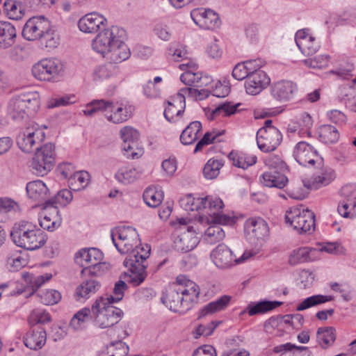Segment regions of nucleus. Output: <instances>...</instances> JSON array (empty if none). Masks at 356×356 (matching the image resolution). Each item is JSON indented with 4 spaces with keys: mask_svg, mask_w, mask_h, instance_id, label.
<instances>
[{
    "mask_svg": "<svg viewBox=\"0 0 356 356\" xmlns=\"http://www.w3.org/2000/svg\"><path fill=\"white\" fill-rule=\"evenodd\" d=\"M261 184L267 187L283 188L288 182V178L278 170H269L264 172L260 179Z\"/></svg>",
    "mask_w": 356,
    "mask_h": 356,
    "instance_id": "obj_30",
    "label": "nucleus"
},
{
    "mask_svg": "<svg viewBox=\"0 0 356 356\" xmlns=\"http://www.w3.org/2000/svg\"><path fill=\"white\" fill-rule=\"evenodd\" d=\"M10 238L18 247L26 250H38L47 242V234L31 222L21 220L14 224Z\"/></svg>",
    "mask_w": 356,
    "mask_h": 356,
    "instance_id": "obj_2",
    "label": "nucleus"
},
{
    "mask_svg": "<svg viewBox=\"0 0 356 356\" xmlns=\"http://www.w3.org/2000/svg\"><path fill=\"white\" fill-rule=\"evenodd\" d=\"M245 229L249 235L258 240H264L268 236L269 232L267 223L260 218L248 220Z\"/></svg>",
    "mask_w": 356,
    "mask_h": 356,
    "instance_id": "obj_23",
    "label": "nucleus"
},
{
    "mask_svg": "<svg viewBox=\"0 0 356 356\" xmlns=\"http://www.w3.org/2000/svg\"><path fill=\"white\" fill-rule=\"evenodd\" d=\"M3 7L10 19L19 20L24 15V7L21 2L14 0H6Z\"/></svg>",
    "mask_w": 356,
    "mask_h": 356,
    "instance_id": "obj_44",
    "label": "nucleus"
},
{
    "mask_svg": "<svg viewBox=\"0 0 356 356\" xmlns=\"http://www.w3.org/2000/svg\"><path fill=\"white\" fill-rule=\"evenodd\" d=\"M282 140V135L277 128H270L266 131H258L257 143L258 147L264 152L276 149Z\"/></svg>",
    "mask_w": 356,
    "mask_h": 356,
    "instance_id": "obj_15",
    "label": "nucleus"
},
{
    "mask_svg": "<svg viewBox=\"0 0 356 356\" xmlns=\"http://www.w3.org/2000/svg\"><path fill=\"white\" fill-rule=\"evenodd\" d=\"M138 177V174L134 168H122L115 174V178L124 184L131 183Z\"/></svg>",
    "mask_w": 356,
    "mask_h": 356,
    "instance_id": "obj_55",
    "label": "nucleus"
},
{
    "mask_svg": "<svg viewBox=\"0 0 356 356\" xmlns=\"http://www.w3.org/2000/svg\"><path fill=\"white\" fill-rule=\"evenodd\" d=\"M307 347L296 346L290 343L274 348L275 353H282L280 356H306Z\"/></svg>",
    "mask_w": 356,
    "mask_h": 356,
    "instance_id": "obj_42",
    "label": "nucleus"
},
{
    "mask_svg": "<svg viewBox=\"0 0 356 356\" xmlns=\"http://www.w3.org/2000/svg\"><path fill=\"white\" fill-rule=\"evenodd\" d=\"M336 337V330L333 327H319L316 332L317 343L325 350L334 343Z\"/></svg>",
    "mask_w": 356,
    "mask_h": 356,
    "instance_id": "obj_33",
    "label": "nucleus"
},
{
    "mask_svg": "<svg viewBox=\"0 0 356 356\" xmlns=\"http://www.w3.org/2000/svg\"><path fill=\"white\" fill-rule=\"evenodd\" d=\"M49 21L43 16L33 17L24 24L22 36L29 41L40 40L47 29H49Z\"/></svg>",
    "mask_w": 356,
    "mask_h": 356,
    "instance_id": "obj_14",
    "label": "nucleus"
},
{
    "mask_svg": "<svg viewBox=\"0 0 356 356\" xmlns=\"http://www.w3.org/2000/svg\"><path fill=\"white\" fill-rule=\"evenodd\" d=\"M197 201L201 206V209H207V213L209 216L208 222L229 224L233 221L229 216L220 213L224 206L220 199L207 196L204 198H197Z\"/></svg>",
    "mask_w": 356,
    "mask_h": 356,
    "instance_id": "obj_10",
    "label": "nucleus"
},
{
    "mask_svg": "<svg viewBox=\"0 0 356 356\" xmlns=\"http://www.w3.org/2000/svg\"><path fill=\"white\" fill-rule=\"evenodd\" d=\"M19 211L20 208L17 202L8 197H0V213Z\"/></svg>",
    "mask_w": 356,
    "mask_h": 356,
    "instance_id": "obj_60",
    "label": "nucleus"
},
{
    "mask_svg": "<svg viewBox=\"0 0 356 356\" xmlns=\"http://www.w3.org/2000/svg\"><path fill=\"white\" fill-rule=\"evenodd\" d=\"M222 164L220 161L214 159H209L205 164L203 169V174L205 178L213 179L219 175Z\"/></svg>",
    "mask_w": 356,
    "mask_h": 356,
    "instance_id": "obj_52",
    "label": "nucleus"
},
{
    "mask_svg": "<svg viewBox=\"0 0 356 356\" xmlns=\"http://www.w3.org/2000/svg\"><path fill=\"white\" fill-rule=\"evenodd\" d=\"M241 104L232 105L230 103H224L220 104L215 110L212 112L213 117L218 116L220 114H223V116H229L236 113L237 108Z\"/></svg>",
    "mask_w": 356,
    "mask_h": 356,
    "instance_id": "obj_58",
    "label": "nucleus"
},
{
    "mask_svg": "<svg viewBox=\"0 0 356 356\" xmlns=\"http://www.w3.org/2000/svg\"><path fill=\"white\" fill-rule=\"evenodd\" d=\"M45 138L44 131L38 124L31 122L23 129L17 137V144L24 152L29 153L34 146H38Z\"/></svg>",
    "mask_w": 356,
    "mask_h": 356,
    "instance_id": "obj_9",
    "label": "nucleus"
},
{
    "mask_svg": "<svg viewBox=\"0 0 356 356\" xmlns=\"http://www.w3.org/2000/svg\"><path fill=\"white\" fill-rule=\"evenodd\" d=\"M49 313L40 309L33 310L29 317V323L31 326L38 324H45L51 321Z\"/></svg>",
    "mask_w": 356,
    "mask_h": 356,
    "instance_id": "obj_56",
    "label": "nucleus"
},
{
    "mask_svg": "<svg viewBox=\"0 0 356 356\" xmlns=\"http://www.w3.org/2000/svg\"><path fill=\"white\" fill-rule=\"evenodd\" d=\"M285 221L300 234L310 233L315 229L314 213L308 209H291L285 215Z\"/></svg>",
    "mask_w": 356,
    "mask_h": 356,
    "instance_id": "obj_7",
    "label": "nucleus"
},
{
    "mask_svg": "<svg viewBox=\"0 0 356 356\" xmlns=\"http://www.w3.org/2000/svg\"><path fill=\"white\" fill-rule=\"evenodd\" d=\"M202 130V124L199 121L191 122L183 130L180 136V141L183 145H191L195 143L198 138V134Z\"/></svg>",
    "mask_w": 356,
    "mask_h": 356,
    "instance_id": "obj_34",
    "label": "nucleus"
},
{
    "mask_svg": "<svg viewBox=\"0 0 356 356\" xmlns=\"http://www.w3.org/2000/svg\"><path fill=\"white\" fill-rule=\"evenodd\" d=\"M112 241L121 254H129L139 245L140 238L136 230L129 226H123L111 231Z\"/></svg>",
    "mask_w": 356,
    "mask_h": 356,
    "instance_id": "obj_6",
    "label": "nucleus"
},
{
    "mask_svg": "<svg viewBox=\"0 0 356 356\" xmlns=\"http://www.w3.org/2000/svg\"><path fill=\"white\" fill-rule=\"evenodd\" d=\"M91 312L89 308L85 307L76 312L70 323V326L74 330L82 329L84 324L91 319Z\"/></svg>",
    "mask_w": 356,
    "mask_h": 356,
    "instance_id": "obj_45",
    "label": "nucleus"
},
{
    "mask_svg": "<svg viewBox=\"0 0 356 356\" xmlns=\"http://www.w3.org/2000/svg\"><path fill=\"white\" fill-rule=\"evenodd\" d=\"M42 44H44L47 48L54 49L56 48L59 44V37L58 34L51 29V25H49V29H47L45 33H43L42 37L40 39Z\"/></svg>",
    "mask_w": 356,
    "mask_h": 356,
    "instance_id": "obj_54",
    "label": "nucleus"
},
{
    "mask_svg": "<svg viewBox=\"0 0 356 356\" xmlns=\"http://www.w3.org/2000/svg\"><path fill=\"white\" fill-rule=\"evenodd\" d=\"M143 200L145 202L151 207H156L162 202L163 193L153 188H147L143 193Z\"/></svg>",
    "mask_w": 356,
    "mask_h": 356,
    "instance_id": "obj_51",
    "label": "nucleus"
},
{
    "mask_svg": "<svg viewBox=\"0 0 356 356\" xmlns=\"http://www.w3.org/2000/svg\"><path fill=\"white\" fill-rule=\"evenodd\" d=\"M125 31L118 26H111L99 32L92 41V48L112 65L127 60L131 55L124 39Z\"/></svg>",
    "mask_w": 356,
    "mask_h": 356,
    "instance_id": "obj_1",
    "label": "nucleus"
},
{
    "mask_svg": "<svg viewBox=\"0 0 356 356\" xmlns=\"http://www.w3.org/2000/svg\"><path fill=\"white\" fill-rule=\"evenodd\" d=\"M108 299L100 297L92 306V312L95 323L102 329L111 327L117 324L121 319L123 312L122 309L114 307Z\"/></svg>",
    "mask_w": 356,
    "mask_h": 356,
    "instance_id": "obj_5",
    "label": "nucleus"
},
{
    "mask_svg": "<svg viewBox=\"0 0 356 356\" xmlns=\"http://www.w3.org/2000/svg\"><path fill=\"white\" fill-rule=\"evenodd\" d=\"M295 90L291 81H281L276 82L271 88V95L278 101H286L291 98Z\"/></svg>",
    "mask_w": 356,
    "mask_h": 356,
    "instance_id": "obj_29",
    "label": "nucleus"
},
{
    "mask_svg": "<svg viewBox=\"0 0 356 356\" xmlns=\"http://www.w3.org/2000/svg\"><path fill=\"white\" fill-rule=\"evenodd\" d=\"M265 163L270 168V170H278L284 168L285 163L278 156H269L265 159Z\"/></svg>",
    "mask_w": 356,
    "mask_h": 356,
    "instance_id": "obj_63",
    "label": "nucleus"
},
{
    "mask_svg": "<svg viewBox=\"0 0 356 356\" xmlns=\"http://www.w3.org/2000/svg\"><path fill=\"white\" fill-rule=\"evenodd\" d=\"M62 70L61 64L55 59H44L35 64L31 70L33 76L40 81H49Z\"/></svg>",
    "mask_w": 356,
    "mask_h": 356,
    "instance_id": "obj_11",
    "label": "nucleus"
},
{
    "mask_svg": "<svg viewBox=\"0 0 356 356\" xmlns=\"http://www.w3.org/2000/svg\"><path fill=\"white\" fill-rule=\"evenodd\" d=\"M211 257L214 264L221 268L231 266L234 262V255L232 250L224 244L218 245L212 251Z\"/></svg>",
    "mask_w": 356,
    "mask_h": 356,
    "instance_id": "obj_21",
    "label": "nucleus"
},
{
    "mask_svg": "<svg viewBox=\"0 0 356 356\" xmlns=\"http://www.w3.org/2000/svg\"><path fill=\"white\" fill-rule=\"evenodd\" d=\"M212 224L205 231L204 237L207 243L210 244H215L222 240L225 236V232L220 227L222 224L209 222Z\"/></svg>",
    "mask_w": 356,
    "mask_h": 356,
    "instance_id": "obj_39",
    "label": "nucleus"
},
{
    "mask_svg": "<svg viewBox=\"0 0 356 356\" xmlns=\"http://www.w3.org/2000/svg\"><path fill=\"white\" fill-rule=\"evenodd\" d=\"M106 19L97 13H90L81 17L78 23L80 31L85 33L97 31L100 25H103Z\"/></svg>",
    "mask_w": 356,
    "mask_h": 356,
    "instance_id": "obj_22",
    "label": "nucleus"
},
{
    "mask_svg": "<svg viewBox=\"0 0 356 356\" xmlns=\"http://www.w3.org/2000/svg\"><path fill=\"white\" fill-rule=\"evenodd\" d=\"M16 29L11 23L0 21V49H6L15 42Z\"/></svg>",
    "mask_w": 356,
    "mask_h": 356,
    "instance_id": "obj_24",
    "label": "nucleus"
},
{
    "mask_svg": "<svg viewBox=\"0 0 356 356\" xmlns=\"http://www.w3.org/2000/svg\"><path fill=\"white\" fill-rule=\"evenodd\" d=\"M316 251V249L309 247H303L293 250L290 257L289 262L291 264L295 265L298 263L309 261L312 259L313 252Z\"/></svg>",
    "mask_w": 356,
    "mask_h": 356,
    "instance_id": "obj_43",
    "label": "nucleus"
},
{
    "mask_svg": "<svg viewBox=\"0 0 356 356\" xmlns=\"http://www.w3.org/2000/svg\"><path fill=\"white\" fill-rule=\"evenodd\" d=\"M163 302L173 312H184V302L181 295L177 290L175 284L173 286L167 291L165 296L162 298Z\"/></svg>",
    "mask_w": 356,
    "mask_h": 356,
    "instance_id": "obj_25",
    "label": "nucleus"
},
{
    "mask_svg": "<svg viewBox=\"0 0 356 356\" xmlns=\"http://www.w3.org/2000/svg\"><path fill=\"white\" fill-rule=\"evenodd\" d=\"M191 15L196 24L204 29H213L220 24L218 15L211 9H195L192 10Z\"/></svg>",
    "mask_w": 356,
    "mask_h": 356,
    "instance_id": "obj_16",
    "label": "nucleus"
},
{
    "mask_svg": "<svg viewBox=\"0 0 356 356\" xmlns=\"http://www.w3.org/2000/svg\"><path fill=\"white\" fill-rule=\"evenodd\" d=\"M120 134L123 140L122 149L127 157H138V153L135 152V149L138 148L139 132L131 127H125L120 130Z\"/></svg>",
    "mask_w": 356,
    "mask_h": 356,
    "instance_id": "obj_17",
    "label": "nucleus"
},
{
    "mask_svg": "<svg viewBox=\"0 0 356 356\" xmlns=\"http://www.w3.org/2000/svg\"><path fill=\"white\" fill-rule=\"evenodd\" d=\"M118 70V67L107 63L104 65L97 67L93 72V77L95 80H104L108 79Z\"/></svg>",
    "mask_w": 356,
    "mask_h": 356,
    "instance_id": "obj_49",
    "label": "nucleus"
},
{
    "mask_svg": "<svg viewBox=\"0 0 356 356\" xmlns=\"http://www.w3.org/2000/svg\"><path fill=\"white\" fill-rule=\"evenodd\" d=\"M181 70H185L186 68H188L186 70L184 73H183L181 76V81L186 84V86H191L193 87H200V84L202 77L200 74L195 71L197 69V65L191 62L188 61L186 63H183L179 65Z\"/></svg>",
    "mask_w": 356,
    "mask_h": 356,
    "instance_id": "obj_26",
    "label": "nucleus"
},
{
    "mask_svg": "<svg viewBox=\"0 0 356 356\" xmlns=\"http://www.w3.org/2000/svg\"><path fill=\"white\" fill-rule=\"evenodd\" d=\"M251 65V61L237 64L232 71L233 77L238 81L245 78L247 79L249 75L252 72Z\"/></svg>",
    "mask_w": 356,
    "mask_h": 356,
    "instance_id": "obj_53",
    "label": "nucleus"
},
{
    "mask_svg": "<svg viewBox=\"0 0 356 356\" xmlns=\"http://www.w3.org/2000/svg\"><path fill=\"white\" fill-rule=\"evenodd\" d=\"M89 174L85 171L76 172L69 178L71 188L74 191H79L84 188L89 181Z\"/></svg>",
    "mask_w": 356,
    "mask_h": 356,
    "instance_id": "obj_48",
    "label": "nucleus"
},
{
    "mask_svg": "<svg viewBox=\"0 0 356 356\" xmlns=\"http://www.w3.org/2000/svg\"><path fill=\"white\" fill-rule=\"evenodd\" d=\"M38 296L40 298V301L42 304L46 305H52L56 304L61 298L60 293L56 290H47L42 293H38Z\"/></svg>",
    "mask_w": 356,
    "mask_h": 356,
    "instance_id": "obj_57",
    "label": "nucleus"
},
{
    "mask_svg": "<svg viewBox=\"0 0 356 356\" xmlns=\"http://www.w3.org/2000/svg\"><path fill=\"white\" fill-rule=\"evenodd\" d=\"M296 43L305 56H312L317 52L319 44L315 38L309 35L305 30H299L296 34Z\"/></svg>",
    "mask_w": 356,
    "mask_h": 356,
    "instance_id": "obj_20",
    "label": "nucleus"
},
{
    "mask_svg": "<svg viewBox=\"0 0 356 356\" xmlns=\"http://www.w3.org/2000/svg\"><path fill=\"white\" fill-rule=\"evenodd\" d=\"M335 177L334 171L328 167H321V172L314 176L311 183H304V186L309 189H318L328 185Z\"/></svg>",
    "mask_w": 356,
    "mask_h": 356,
    "instance_id": "obj_27",
    "label": "nucleus"
},
{
    "mask_svg": "<svg viewBox=\"0 0 356 356\" xmlns=\"http://www.w3.org/2000/svg\"><path fill=\"white\" fill-rule=\"evenodd\" d=\"M127 288V284L122 280H119L115 283L113 289L114 296L104 298V299H108L109 301H111V303L118 302L122 299L124 296V292Z\"/></svg>",
    "mask_w": 356,
    "mask_h": 356,
    "instance_id": "obj_59",
    "label": "nucleus"
},
{
    "mask_svg": "<svg viewBox=\"0 0 356 356\" xmlns=\"http://www.w3.org/2000/svg\"><path fill=\"white\" fill-rule=\"evenodd\" d=\"M40 225L44 229L53 231L54 229L59 227L60 223H58L56 219H52L51 217L45 214L41 219H40Z\"/></svg>",
    "mask_w": 356,
    "mask_h": 356,
    "instance_id": "obj_64",
    "label": "nucleus"
},
{
    "mask_svg": "<svg viewBox=\"0 0 356 356\" xmlns=\"http://www.w3.org/2000/svg\"><path fill=\"white\" fill-rule=\"evenodd\" d=\"M72 193L67 189H63L58 191L54 198L48 200L44 203L43 208L49 209L51 213H58V208L54 206L57 202L60 204L69 203L72 200Z\"/></svg>",
    "mask_w": 356,
    "mask_h": 356,
    "instance_id": "obj_35",
    "label": "nucleus"
},
{
    "mask_svg": "<svg viewBox=\"0 0 356 356\" xmlns=\"http://www.w3.org/2000/svg\"><path fill=\"white\" fill-rule=\"evenodd\" d=\"M150 248L146 245V248H137L130 252L124 261V265L131 272L129 275H124L129 278L128 282L133 286L140 285L146 278L147 273L146 271L147 265L145 264L146 259L149 257Z\"/></svg>",
    "mask_w": 356,
    "mask_h": 356,
    "instance_id": "obj_3",
    "label": "nucleus"
},
{
    "mask_svg": "<svg viewBox=\"0 0 356 356\" xmlns=\"http://www.w3.org/2000/svg\"><path fill=\"white\" fill-rule=\"evenodd\" d=\"M229 158L232 161L234 165L246 169L249 166L253 165L257 162V156L252 154H241L232 152L229 154Z\"/></svg>",
    "mask_w": 356,
    "mask_h": 356,
    "instance_id": "obj_38",
    "label": "nucleus"
},
{
    "mask_svg": "<svg viewBox=\"0 0 356 356\" xmlns=\"http://www.w3.org/2000/svg\"><path fill=\"white\" fill-rule=\"evenodd\" d=\"M270 83L267 74L261 70H254L245 81V88L246 92L252 95L259 94Z\"/></svg>",
    "mask_w": 356,
    "mask_h": 356,
    "instance_id": "obj_18",
    "label": "nucleus"
},
{
    "mask_svg": "<svg viewBox=\"0 0 356 356\" xmlns=\"http://www.w3.org/2000/svg\"><path fill=\"white\" fill-rule=\"evenodd\" d=\"M305 65L312 68H322L327 65L328 56L324 55L316 56L313 58L303 60Z\"/></svg>",
    "mask_w": 356,
    "mask_h": 356,
    "instance_id": "obj_61",
    "label": "nucleus"
},
{
    "mask_svg": "<svg viewBox=\"0 0 356 356\" xmlns=\"http://www.w3.org/2000/svg\"><path fill=\"white\" fill-rule=\"evenodd\" d=\"M282 305V302L280 301L264 300L248 305L246 309L248 310L250 316H254L271 311Z\"/></svg>",
    "mask_w": 356,
    "mask_h": 356,
    "instance_id": "obj_36",
    "label": "nucleus"
},
{
    "mask_svg": "<svg viewBox=\"0 0 356 356\" xmlns=\"http://www.w3.org/2000/svg\"><path fill=\"white\" fill-rule=\"evenodd\" d=\"M296 161L301 165H314L317 157V152L309 143L301 141L296 144L293 150Z\"/></svg>",
    "mask_w": 356,
    "mask_h": 356,
    "instance_id": "obj_19",
    "label": "nucleus"
},
{
    "mask_svg": "<svg viewBox=\"0 0 356 356\" xmlns=\"http://www.w3.org/2000/svg\"><path fill=\"white\" fill-rule=\"evenodd\" d=\"M74 102L75 97L74 95H65L51 99L49 102V107L54 108L61 106H67Z\"/></svg>",
    "mask_w": 356,
    "mask_h": 356,
    "instance_id": "obj_62",
    "label": "nucleus"
},
{
    "mask_svg": "<svg viewBox=\"0 0 356 356\" xmlns=\"http://www.w3.org/2000/svg\"><path fill=\"white\" fill-rule=\"evenodd\" d=\"M102 252L97 248H84L79 250L75 255V261L83 269L82 273L88 272L89 274H94L92 270L99 268L100 261L102 260Z\"/></svg>",
    "mask_w": 356,
    "mask_h": 356,
    "instance_id": "obj_13",
    "label": "nucleus"
},
{
    "mask_svg": "<svg viewBox=\"0 0 356 356\" xmlns=\"http://www.w3.org/2000/svg\"><path fill=\"white\" fill-rule=\"evenodd\" d=\"M334 300L332 296L315 295L305 299L297 306V311H302L318 305Z\"/></svg>",
    "mask_w": 356,
    "mask_h": 356,
    "instance_id": "obj_46",
    "label": "nucleus"
},
{
    "mask_svg": "<svg viewBox=\"0 0 356 356\" xmlns=\"http://www.w3.org/2000/svg\"><path fill=\"white\" fill-rule=\"evenodd\" d=\"M100 288V284L94 278L83 282L76 289L75 295L78 298H88L95 293Z\"/></svg>",
    "mask_w": 356,
    "mask_h": 356,
    "instance_id": "obj_37",
    "label": "nucleus"
},
{
    "mask_svg": "<svg viewBox=\"0 0 356 356\" xmlns=\"http://www.w3.org/2000/svg\"><path fill=\"white\" fill-rule=\"evenodd\" d=\"M175 285L184 300V309H189L192 304L198 299L200 291L199 286L184 275H179Z\"/></svg>",
    "mask_w": 356,
    "mask_h": 356,
    "instance_id": "obj_12",
    "label": "nucleus"
},
{
    "mask_svg": "<svg viewBox=\"0 0 356 356\" xmlns=\"http://www.w3.org/2000/svg\"><path fill=\"white\" fill-rule=\"evenodd\" d=\"M40 107V95L36 91H25L8 103V112L14 120H21L34 114Z\"/></svg>",
    "mask_w": 356,
    "mask_h": 356,
    "instance_id": "obj_4",
    "label": "nucleus"
},
{
    "mask_svg": "<svg viewBox=\"0 0 356 356\" xmlns=\"http://www.w3.org/2000/svg\"><path fill=\"white\" fill-rule=\"evenodd\" d=\"M26 192L29 197L35 201H44L48 198V188L45 184L36 180L30 181L26 185Z\"/></svg>",
    "mask_w": 356,
    "mask_h": 356,
    "instance_id": "obj_31",
    "label": "nucleus"
},
{
    "mask_svg": "<svg viewBox=\"0 0 356 356\" xmlns=\"http://www.w3.org/2000/svg\"><path fill=\"white\" fill-rule=\"evenodd\" d=\"M231 297L222 296L217 300L211 302L206 305L200 312V317L205 316L224 309L229 304Z\"/></svg>",
    "mask_w": 356,
    "mask_h": 356,
    "instance_id": "obj_40",
    "label": "nucleus"
},
{
    "mask_svg": "<svg viewBox=\"0 0 356 356\" xmlns=\"http://www.w3.org/2000/svg\"><path fill=\"white\" fill-rule=\"evenodd\" d=\"M106 112V113L105 115L108 120L115 124H119L125 122L131 117V112H129L127 108H115L114 106L113 111L109 109Z\"/></svg>",
    "mask_w": 356,
    "mask_h": 356,
    "instance_id": "obj_47",
    "label": "nucleus"
},
{
    "mask_svg": "<svg viewBox=\"0 0 356 356\" xmlns=\"http://www.w3.org/2000/svg\"><path fill=\"white\" fill-rule=\"evenodd\" d=\"M114 107V104L110 101H105L104 99L100 100H95L90 103V104L87 106L86 110H84V113L86 115L91 116L97 111H107L108 110H111L113 111Z\"/></svg>",
    "mask_w": 356,
    "mask_h": 356,
    "instance_id": "obj_50",
    "label": "nucleus"
},
{
    "mask_svg": "<svg viewBox=\"0 0 356 356\" xmlns=\"http://www.w3.org/2000/svg\"><path fill=\"white\" fill-rule=\"evenodd\" d=\"M47 340L46 331L42 328L33 329L27 333L24 342L26 347L31 350H38L42 348Z\"/></svg>",
    "mask_w": 356,
    "mask_h": 356,
    "instance_id": "obj_28",
    "label": "nucleus"
},
{
    "mask_svg": "<svg viewBox=\"0 0 356 356\" xmlns=\"http://www.w3.org/2000/svg\"><path fill=\"white\" fill-rule=\"evenodd\" d=\"M188 232L177 236L175 241V248L180 252H187L193 250L197 244V238Z\"/></svg>",
    "mask_w": 356,
    "mask_h": 356,
    "instance_id": "obj_32",
    "label": "nucleus"
},
{
    "mask_svg": "<svg viewBox=\"0 0 356 356\" xmlns=\"http://www.w3.org/2000/svg\"><path fill=\"white\" fill-rule=\"evenodd\" d=\"M36 152L32 159L31 167L38 176L46 175L55 163L54 146L47 143L42 147H35Z\"/></svg>",
    "mask_w": 356,
    "mask_h": 356,
    "instance_id": "obj_8",
    "label": "nucleus"
},
{
    "mask_svg": "<svg viewBox=\"0 0 356 356\" xmlns=\"http://www.w3.org/2000/svg\"><path fill=\"white\" fill-rule=\"evenodd\" d=\"M318 135L321 140L327 144L334 143L339 138L338 129L330 124L321 125L318 129Z\"/></svg>",
    "mask_w": 356,
    "mask_h": 356,
    "instance_id": "obj_41",
    "label": "nucleus"
}]
</instances>
